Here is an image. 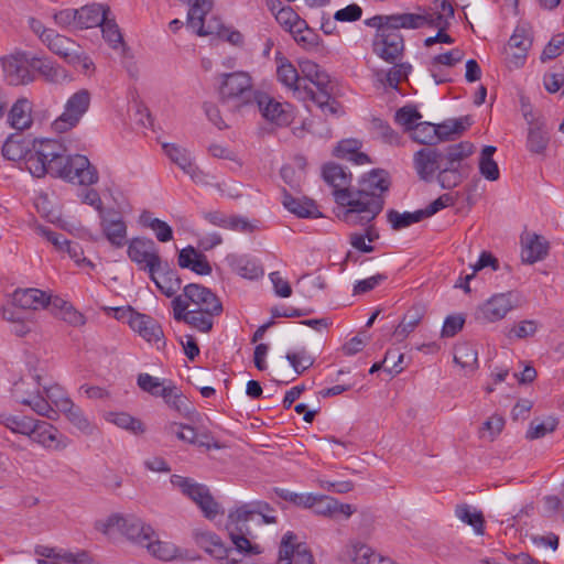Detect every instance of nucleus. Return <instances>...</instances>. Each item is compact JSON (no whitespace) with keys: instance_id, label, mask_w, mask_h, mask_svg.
Returning a JSON list of instances; mask_svg holds the SVG:
<instances>
[{"instance_id":"obj_40","label":"nucleus","mask_w":564,"mask_h":564,"mask_svg":"<svg viewBox=\"0 0 564 564\" xmlns=\"http://www.w3.org/2000/svg\"><path fill=\"white\" fill-rule=\"evenodd\" d=\"M474 149V144L468 141H462L459 143L448 145L444 151H442L443 164L448 166L458 165V167L465 169L462 165V161L471 155Z\"/></svg>"},{"instance_id":"obj_36","label":"nucleus","mask_w":564,"mask_h":564,"mask_svg":"<svg viewBox=\"0 0 564 564\" xmlns=\"http://www.w3.org/2000/svg\"><path fill=\"white\" fill-rule=\"evenodd\" d=\"M276 22L291 35H299L310 26L291 7H283L275 13Z\"/></svg>"},{"instance_id":"obj_25","label":"nucleus","mask_w":564,"mask_h":564,"mask_svg":"<svg viewBox=\"0 0 564 564\" xmlns=\"http://www.w3.org/2000/svg\"><path fill=\"white\" fill-rule=\"evenodd\" d=\"M18 56L31 58V67L36 70L44 80L48 83H61L67 77L66 70L59 65L54 64L47 58H43L34 53H21Z\"/></svg>"},{"instance_id":"obj_38","label":"nucleus","mask_w":564,"mask_h":564,"mask_svg":"<svg viewBox=\"0 0 564 564\" xmlns=\"http://www.w3.org/2000/svg\"><path fill=\"white\" fill-rule=\"evenodd\" d=\"M139 223L144 228H150L158 241L169 242L173 239V229L166 223L156 217L150 210H143L139 216Z\"/></svg>"},{"instance_id":"obj_35","label":"nucleus","mask_w":564,"mask_h":564,"mask_svg":"<svg viewBox=\"0 0 564 564\" xmlns=\"http://www.w3.org/2000/svg\"><path fill=\"white\" fill-rule=\"evenodd\" d=\"M426 314V307L424 304L417 303L410 307L405 313L400 324L394 329V336L402 340L410 333H412L416 326L421 323Z\"/></svg>"},{"instance_id":"obj_60","label":"nucleus","mask_w":564,"mask_h":564,"mask_svg":"<svg viewBox=\"0 0 564 564\" xmlns=\"http://www.w3.org/2000/svg\"><path fill=\"white\" fill-rule=\"evenodd\" d=\"M165 431L167 434L175 435L178 440L183 442H196V431L194 427L189 425L172 422L166 425Z\"/></svg>"},{"instance_id":"obj_5","label":"nucleus","mask_w":564,"mask_h":564,"mask_svg":"<svg viewBox=\"0 0 564 564\" xmlns=\"http://www.w3.org/2000/svg\"><path fill=\"white\" fill-rule=\"evenodd\" d=\"M271 507L269 503L263 501H254L243 503L236 510L230 511L226 523L229 538L234 543L238 552H245L248 554H260V546L252 544L248 539L251 535V529L249 522L256 518L257 513L262 511H270Z\"/></svg>"},{"instance_id":"obj_43","label":"nucleus","mask_w":564,"mask_h":564,"mask_svg":"<svg viewBox=\"0 0 564 564\" xmlns=\"http://www.w3.org/2000/svg\"><path fill=\"white\" fill-rule=\"evenodd\" d=\"M171 482L174 486L178 487L181 491L191 500H193L196 505H198V501L204 499L205 496L209 492L207 486L195 482L192 478L188 477L173 475L171 478Z\"/></svg>"},{"instance_id":"obj_48","label":"nucleus","mask_w":564,"mask_h":564,"mask_svg":"<svg viewBox=\"0 0 564 564\" xmlns=\"http://www.w3.org/2000/svg\"><path fill=\"white\" fill-rule=\"evenodd\" d=\"M455 514L459 520L473 527L478 535L485 533V518L481 511H477L470 506L463 503L456 507Z\"/></svg>"},{"instance_id":"obj_2","label":"nucleus","mask_w":564,"mask_h":564,"mask_svg":"<svg viewBox=\"0 0 564 564\" xmlns=\"http://www.w3.org/2000/svg\"><path fill=\"white\" fill-rule=\"evenodd\" d=\"M434 6L437 11L390 15L378 14L366 19L365 24L376 29L377 35H380L379 32H382L381 35H384L386 31L424 28L435 31V35H447L448 19L454 15V9L447 0H435Z\"/></svg>"},{"instance_id":"obj_3","label":"nucleus","mask_w":564,"mask_h":564,"mask_svg":"<svg viewBox=\"0 0 564 564\" xmlns=\"http://www.w3.org/2000/svg\"><path fill=\"white\" fill-rule=\"evenodd\" d=\"M337 204L346 207L339 218L349 226H364L372 223L384 207V197L367 194L354 188L350 192L340 191Z\"/></svg>"},{"instance_id":"obj_24","label":"nucleus","mask_w":564,"mask_h":564,"mask_svg":"<svg viewBox=\"0 0 564 564\" xmlns=\"http://www.w3.org/2000/svg\"><path fill=\"white\" fill-rule=\"evenodd\" d=\"M531 46L532 37H509L507 44L503 46L507 66L510 69L522 67Z\"/></svg>"},{"instance_id":"obj_11","label":"nucleus","mask_w":564,"mask_h":564,"mask_svg":"<svg viewBox=\"0 0 564 564\" xmlns=\"http://www.w3.org/2000/svg\"><path fill=\"white\" fill-rule=\"evenodd\" d=\"M47 399L82 433L93 435L97 427L85 416L84 412L69 398H56L58 387L44 388Z\"/></svg>"},{"instance_id":"obj_14","label":"nucleus","mask_w":564,"mask_h":564,"mask_svg":"<svg viewBox=\"0 0 564 564\" xmlns=\"http://www.w3.org/2000/svg\"><path fill=\"white\" fill-rule=\"evenodd\" d=\"M442 165V151L437 148L424 147L413 154V167L421 181L432 182Z\"/></svg>"},{"instance_id":"obj_46","label":"nucleus","mask_w":564,"mask_h":564,"mask_svg":"<svg viewBox=\"0 0 564 564\" xmlns=\"http://www.w3.org/2000/svg\"><path fill=\"white\" fill-rule=\"evenodd\" d=\"M497 149L494 145H485L479 158V173L488 181H497L500 171L497 162L492 159Z\"/></svg>"},{"instance_id":"obj_23","label":"nucleus","mask_w":564,"mask_h":564,"mask_svg":"<svg viewBox=\"0 0 564 564\" xmlns=\"http://www.w3.org/2000/svg\"><path fill=\"white\" fill-rule=\"evenodd\" d=\"M166 297H174L182 288V279L167 261H162L154 279H150Z\"/></svg>"},{"instance_id":"obj_13","label":"nucleus","mask_w":564,"mask_h":564,"mask_svg":"<svg viewBox=\"0 0 564 564\" xmlns=\"http://www.w3.org/2000/svg\"><path fill=\"white\" fill-rule=\"evenodd\" d=\"M276 564H315V561L307 544L299 541L294 532L288 531L280 542Z\"/></svg>"},{"instance_id":"obj_31","label":"nucleus","mask_w":564,"mask_h":564,"mask_svg":"<svg viewBox=\"0 0 564 564\" xmlns=\"http://www.w3.org/2000/svg\"><path fill=\"white\" fill-rule=\"evenodd\" d=\"M282 204L290 213L301 218H318L323 216L313 199L293 197L285 189L283 191Z\"/></svg>"},{"instance_id":"obj_44","label":"nucleus","mask_w":564,"mask_h":564,"mask_svg":"<svg viewBox=\"0 0 564 564\" xmlns=\"http://www.w3.org/2000/svg\"><path fill=\"white\" fill-rule=\"evenodd\" d=\"M32 432H29L28 437L46 448L53 447V443L56 442V429L44 421L34 420L32 427Z\"/></svg>"},{"instance_id":"obj_32","label":"nucleus","mask_w":564,"mask_h":564,"mask_svg":"<svg viewBox=\"0 0 564 564\" xmlns=\"http://www.w3.org/2000/svg\"><path fill=\"white\" fill-rule=\"evenodd\" d=\"M13 303L23 312L44 308L47 294L39 289H19L13 293Z\"/></svg>"},{"instance_id":"obj_28","label":"nucleus","mask_w":564,"mask_h":564,"mask_svg":"<svg viewBox=\"0 0 564 564\" xmlns=\"http://www.w3.org/2000/svg\"><path fill=\"white\" fill-rule=\"evenodd\" d=\"M195 543L217 561L228 557L231 549L227 547L221 539L214 532L196 530L193 533Z\"/></svg>"},{"instance_id":"obj_34","label":"nucleus","mask_w":564,"mask_h":564,"mask_svg":"<svg viewBox=\"0 0 564 564\" xmlns=\"http://www.w3.org/2000/svg\"><path fill=\"white\" fill-rule=\"evenodd\" d=\"M372 47L379 57L393 64L403 53V37H376Z\"/></svg>"},{"instance_id":"obj_59","label":"nucleus","mask_w":564,"mask_h":564,"mask_svg":"<svg viewBox=\"0 0 564 564\" xmlns=\"http://www.w3.org/2000/svg\"><path fill=\"white\" fill-rule=\"evenodd\" d=\"M422 118V115L415 107L404 106L400 108L395 113V120L398 123L405 127V130L412 131L413 127L417 123L416 121Z\"/></svg>"},{"instance_id":"obj_56","label":"nucleus","mask_w":564,"mask_h":564,"mask_svg":"<svg viewBox=\"0 0 564 564\" xmlns=\"http://www.w3.org/2000/svg\"><path fill=\"white\" fill-rule=\"evenodd\" d=\"M557 420L555 417H547L545 421L538 422L532 421L527 432L525 437L528 440H536L544 437L547 433L553 432L557 426Z\"/></svg>"},{"instance_id":"obj_57","label":"nucleus","mask_w":564,"mask_h":564,"mask_svg":"<svg viewBox=\"0 0 564 564\" xmlns=\"http://www.w3.org/2000/svg\"><path fill=\"white\" fill-rule=\"evenodd\" d=\"M21 403L31 406L37 414L47 419L54 420L57 415V411L51 406L48 400L39 393L33 398L21 400Z\"/></svg>"},{"instance_id":"obj_47","label":"nucleus","mask_w":564,"mask_h":564,"mask_svg":"<svg viewBox=\"0 0 564 564\" xmlns=\"http://www.w3.org/2000/svg\"><path fill=\"white\" fill-rule=\"evenodd\" d=\"M276 76L283 85L293 88L302 99V79L300 78L296 68L289 61H281L276 69Z\"/></svg>"},{"instance_id":"obj_52","label":"nucleus","mask_w":564,"mask_h":564,"mask_svg":"<svg viewBox=\"0 0 564 564\" xmlns=\"http://www.w3.org/2000/svg\"><path fill=\"white\" fill-rule=\"evenodd\" d=\"M387 218L393 230H400L425 219L422 209L415 210L413 213L405 212L402 214L394 209H390L387 214Z\"/></svg>"},{"instance_id":"obj_29","label":"nucleus","mask_w":564,"mask_h":564,"mask_svg":"<svg viewBox=\"0 0 564 564\" xmlns=\"http://www.w3.org/2000/svg\"><path fill=\"white\" fill-rule=\"evenodd\" d=\"M177 264L182 269H189L199 275H208L213 270L207 257L192 246H187L178 252Z\"/></svg>"},{"instance_id":"obj_41","label":"nucleus","mask_w":564,"mask_h":564,"mask_svg":"<svg viewBox=\"0 0 564 564\" xmlns=\"http://www.w3.org/2000/svg\"><path fill=\"white\" fill-rule=\"evenodd\" d=\"M549 142L550 137L544 121L535 122L534 126L529 127L527 148L531 153L543 154L547 149Z\"/></svg>"},{"instance_id":"obj_51","label":"nucleus","mask_w":564,"mask_h":564,"mask_svg":"<svg viewBox=\"0 0 564 564\" xmlns=\"http://www.w3.org/2000/svg\"><path fill=\"white\" fill-rule=\"evenodd\" d=\"M34 419L25 415H12L9 413H0V423L13 433L28 436L32 432L31 427Z\"/></svg>"},{"instance_id":"obj_18","label":"nucleus","mask_w":564,"mask_h":564,"mask_svg":"<svg viewBox=\"0 0 564 564\" xmlns=\"http://www.w3.org/2000/svg\"><path fill=\"white\" fill-rule=\"evenodd\" d=\"M307 508H312L317 516L330 519H336L338 516L348 519L356 511L352 505L341 503L337 499L324 495H313V500L310 501Z\"/></svg>"},{"instance_id":"obj_26","label":"nucleus","mask_w":564,"mask_h":564,"mask_svg":"<svg viewBox=\"0 0 564 564\" xmlns=\"http://www.w3.org/2000/svg\"><path fill=\"white\" fill-rule=\"evenodd\" d=\"M345 556L355 564H394L390 557L383 556L359 542L347 545Z\"/></svg>"},{"instance_id":"obj_21","label":"nucleus","mask_w":564,"mask_h":564,"mask_svg":"<svg viewBox=\"0 0 564 564\" xmlns=\"http://www.w3.org/2000/svg\"><path fill=\"white\" fill-rule=\"evenodd\" d=\"M262 116L278 126H288L292 120V115L284 106L275 101L269 95L260 93L254 100Z\"/></svg>"},{"instance_id":"obj_53","label":"nucleus","mask_w":564,"mask_h":564,"mask_svg":"<svg viewBox=\"0 0 564 564\" xmlns=\"http://www.w3.org/2000/svg\"><path fill=\"white\" fill-rule=\"evenodd\" d=\"M196 35H240L239 31L227 26L224 21L214 14L206 19L202 31H197Z\"/></svg>"},{"instance_id":"obj_64","label":"nucleus","mask_w":564,"mask_h":564,"mask_svg":"<svg viewBox=\"0 0 564 564\" xmlns=\"http://www.w3.org/2000/svg\"><path fill=\"white\" fill-rule=\"evenodd\" d=\"M564 52V37H551V41L543 48L540 61L542 63L552 61L558 57Z\"/></svg>"},{"instance_id":"obj_33","label":"nucleus","mask_w":564,"mask_h":564,"mask_svg":"<svg viewBox=\"0 0 564 564\" xmlns=\"http://www.w3.org/2000/svg\"><path fill=\"white\" fill-rule=\"evenodd\" d=\"M43 43L52 53L56 54L68 64L69 62L78 59L82 53V46L72 37H46Z\"/></svg>"},{"instance_id":"obj_19","label":"nucleus","mask_w":564,"mask_h":564,"mask_svg":"<svg viewBox=\"0 0 564 564\" xmlns=\"http://www.w3.org/2000/svg\"><path fill=\"white\" fill-rule=\"evenodd\" d=\"M28 53L26 51H15L10 56L3 58V67L8 75V79L12 85H24L34 79L30 67L31 58H23L18 54Z\"/></svg>"},{"instance_id":"obj_1","label":"nucleus","mask_w":564,"mask_h":564,"mask_svg":"<svg viewBox=\"0 0 564 564\" xmlns=\"http://www.w3.org/2000/svg\"><path fill=\"white\" fill-rule=\"evenodd\" d=\"M2 155L10 161L25 159L26 169L39 178L50 174L85 186L99 180L87 156L67 155L66 148L54 139L29 140L22 133H12L2 147Z\"/></svg>"},{"instance_id":"obj_16","label":"nucleus","mask_w":564,"mask_h":564,"mask_svg":"<svg viewBox=\"0 0 564 564\" xmlns=\"http://www.w3.org/2000/svg\"><path fill=\"white\" fill-rule=\"evenodd\" d=\"M129 314V325L130 327L138 333L143 339L149 343H160L164 344V334L161 325L156 319H154L150 315L141 314L135 312L132 307H128L127 312Z\"/></svg>"},{"instance_id":"obj_22","label":"nucleus","mask_w":564,"mask_h":564,"mask_svg":"<svg viewBox=\"0 0 564 564\" xmlns=\"http://www.w3.org/2000/svg\"><path fill=\"white\" fill-rule=\"evenodd\" d=\"M322 175L324 181L334 188L333 195L336 203L340 191L350 192L354 189V187L350 186L352 180L351 173L346 172V170L337 163H326L323 166Z\"/></svg>"},{"instance_id":"obj_54","label":"nucleus","mask_w":564,"mask_h":564,"mask_svg":"<svg viewBox=\"0 0 564 564\" xmlns=\"http://www.w3.org/2000/svg\"><path fill=\"white\" fill-rule=\"evenodd\" d=\"M137 381L141 390L153 397L163 398L166 392L171 391L170 383L164 386V381H160L158 378L152 377L149 373H140Z\"/></svg>"},{"instance_id":"obj_50","label":"nucleus","mask_w":564,"mask_h":564,"mask_svg":"<svg viewBox=\"0 0 564 564\" xmlns=\"http://www.w3.org/2000/svg\"><path fill=\"white\" fill-rule=\"evenodd\" d=\"M108 422L117 426L128 430L137 435L145 432L144 424L137 417L131 416L126 412H110L106 416Z\"/></svg>"},{"instance_id":"obj_17","label":"nucleus","mask_w":564,"mask_h":564,"mask_svg":"<svg viewBox=\"0 0 564 564\" xmlns=\"http://www.w3.org/2000/svg\"><path fill=\"white\" fill-rule=\"evenodd\" d=\"M511 293L492 295L476 312V319L484 323H494L502 319L513 308Z\"/></svg>"},{"instance_id":"obj_12","label":"nucleus","mask_w":564,"mask_h":564,"mask_svg":"<svg viewBox=\"0 0 564 564\" xmlns=\"http://www.w3.org/2000/svg\"><path fill=\"white\" fill-rule=\"evenodd\" d=\"M90 105V93L83 88L73 94L64 108L63 113L54 121L55 130L63 132L75 127L86 113Z\"/></svg>"},{"instance_id":"obj_10","label":"nucleus","mask_w":564,"mask_h":564,"mask_svg":"<svg viewBox=\"0 0 564 564\" xmlns=\"http://www.w3.org/2000/svg\"><path fill=\"white\" fill-rule=\"evenodd\" d=\"M127 253L129 259L134 262L140 270L147 271L150 279H154V273L163 261L155 242L145 237H134L128 242Z\"/></svg>"},{"instance_id":"obj_45","label":"nucleus","mask_w":564,"mask_h":564,"mask_svg":"<svg viewBox=\"0 0 564 564\" xmlns=\"http://www.w3.org/2000/svg\"><path fill=\"white\" fill-rule=\"evenodd\" d=\"M469 167L460 169L443 164L440 169L436 180L442 188L451 189L459 185L468 176Z\"/></svg>"},{"instance_id":"obj_55","label":"nucleus","mask_w":564,"mask_h":564,"mask_svg":"<svg viewBox=\"0 0 564 564\" xmlns=\"http://www.w3.org/2000/svg\"><path fill=\"white\" fill-rule=\"evenodd\" d=\"M411 138L414 142L425 147L436 144L435 124L431 122H419L413 127Z\"/></svg>"},{"instance_id":"obj_6","label":"nucleus","mask_w":564,"mask_h":564,"mask_svg":"<svg viewBox=\"0 0 564 564\" xmlns=\"http://www.w3.org/2000/svg\"><path fill=\"white\" fill-rule=\"evenodd\" d=\"M96 529L107 535H111L117 531L132 543L141 546H143L148 540L155 536L153 528L133 514H111L105 521H98Z\"/></svg>"},{"instance_id":"obj_63","label":"nucleus","mask_w":564,"mask_h":564,"mask_svg":"<svg viewBox=\"0 0 564 564\" xmlns=\"http://www.w3.org/2000/svg\"><path fill=\"white\" fill-rule=\"evenodd\" d=\"M465 318L463 315H449L445 318L444 325L441 332V336L444 338L454 337L464 327Z\"/></svg>"},{"instance_id":"obj_30","label":"nucleus","mask_w":564,"mask_h":564,"mask_svg":"<svg viewBox=\"0 0 564 564\" xmlns=\"http://www.w3.org/2000/svg\"><path fill=\"white\" fill-rule=\"evenodd\" d=\"M391 185L390 174L383 169H375L364 175L359 181L358 191H364L371 195H381L388 192Z\"/></svg>"},{"instance_id":"obj_7","label":"nucleus","mask_w":564,"mask_h":564,"mask_svg":"<svg viewBox=\"0 0 564 564\" xmlns=\"http://www.w3.org/2000/svg\"><path fill=\"white\" fill-rule=\"evenodd\" d=\"M260 93L253 89L252 78L247 72L238 70L220 75L219 100L232 101L236 109L253 104Z\"/></svg>"},{"instance_id":"obj_20","label":"nucleus","mask_w":564,"mask_h":564,"mask_svg":"<svg viewBox=\"0 0 564 564\" xmlns=\"http://www.w3.org/2000/svg\"><path fill=\"white\" fill-rule=\"evenodd\" d=\"M522 262L533 264L543 260L549 254L550 243L541 235L525 231L521 236Z\"/></svg>"},{"instance_id":"obj_15","label":"nucleus","mask_w":564,"mask_h":564,"mask_svg":"<svg viewBox=\"0 0 564 564\" xmlns=\"http://www.w3.org/2000/svg\"><path fill=\"white\" fill-rule=\"evenodd\" d=\"M100 228L106 239L116 248L123 247L127 240V224L120 212L109 208L101 213Z\"/></svg>"},{"instance_id":"obj_9","label":"nucleus","mask_w":564,"mask_h":564,"mask_svg":"<svg viewBox=\"0 0 564 564\" xmlns=\"http://www.w3.org/2000/svg\"><path fill=\"white\" fill-rule=\"evenodd\" d=\"M77 29L85 30L99 26L102 35H122L110 7L90 3L77 9Z\"/></svg>"},{"instance_id":"obj_62","label":"nucleus","mask_w":564,"mask_h":564,"mask_svg":"<svg viewBox=\"0 0 564 564\" xmlns=\"http://www.w3.org/2000/svg\"><path fill=\"white\" fill-rule=\"evenodd\" d=\"M58 558L68 564H97L90 553L85 550H80L75 553L61 550L58 553Z\"/></svg>"},{"instance_id":"obj_27","label":"nucleus","mask_w":564,"mask_h":564,"mask_svg":"<svg viewBox=\"0 0 564 564\" xmlns=\"http://www.w3.org/2000/svg\"><path fill=\"white\" fill-rule=\"evenodd\" d=\"M172 306H173V315L174 318L177 322H184L188 324L191 327L196 328L197 330L202 333H209L210 332V324H206L207 322L204 318H198L193 312L192 308H189V303L186 301L185 297L182 295H176L172 300Z\"/></svg>"},{"instance_id":"obj_49","label":"nucleus","mask_w":564,"mask_h":564,"mask_svg":"<svg viewBox=\"0 0 564 564\" xmlns=\"http://www.w3.org/2000/svg\"><path fill=\"white\" fill-rule=\"evenodd\" d=\"M163 150L170 160L175 163L180 169L191 176L194 175L197 167L192 163L187 151L173 143L163 144Z\"/></svg>"},{"instance_id":"obj_37","label":"nucleus","mask_w":564,"mask_h":564,"mask_svg":"<svg viewBox=\"0 0 564 564\" xmlns=\"http://www.w3.org/2000/svg\"><path fill=\"white\" fill-rule=\"evenodd\" d=\"M32 104L26 98L18 99L8 116L10 126L17 130L28 129L32 124Z\"/></svg>"},{"instance_id":"obj_39","label":"nucleus","mask_w":564,"mask_h":564,"mask_svg":"<svg viewBox=\"0 0 564 564\" xmlns=\"http://www.w3.org/2000/svg\"><path fill=\"white\" fill-rule=\"evenodd\" d=\"M148 552L155 558L161 561H173L184 558L182 550L170 542L160 541L156 535L145 542L143 545Z\"/></svg>"},{"instance_id":"obj_8","label":"nucleus","mask_w":564,"mask_h":564,"mask_svg":"<svg viewBox=\"0 0 564 564\" xmlns=\"http://www.w3.org/2000/svg\"><path fill=\"white\" fill-rule=\"evenodd\" d=\"M183 295L188 301L189 306L193 305V312L198 318H204L210 330L214 326V317L223 313V304L219 297L208 288L189 283L183 288Z\"/></svg>"},{"instance_id":"obj_42","label":"nucleus","mask_w":564,"mask_h":564,"mask_svg":"<svg viewBox=\"0 0 564 564\" xmlns=\"http://www.w3.org/2000/svg\"><path fill=\"white\" fill-rule=\"evenodd\" d=\"M170 388L171 391L166 392L163 397L164 402L180 415L189 417L195 412L192 402L171 381Z\"/></svg>"},{"instance_id":"obj_61","label":"nucleus","mask_w":564,"mask_h":564,"mask_svg":"<svg viewBox=\"0 0 564 564\" xmlns=\"http://www.w3.org/2000/svg\"><path fill=\"white\" fill-rule=\"evenodd\" d=\"M454 361L463 368L474 367L477 364V351L467 345H462L455 351Z\"/></svg>"},{"instance_id":"obj_58","label":"nucleus","mask_w":564,"mask_h":564,"mask_svg":"<svg viewBox=\"0 0 564 564\" xmlns=\"http://www.w3.org/2000/svg\"><path fill=\"white\" fill-rule=\"evenodd\" d=\"M285 358L291 364L296 375H302L314 364V358L305 349L297 352H288Z\"/></svg>"},{"instance_id":"obj_4","label":"nucleus","mask_w":564,"mask_h":564,"mask_svg":"<svg viewBox=\"0 0 564 564\" xmlns=\"http://www.w3.org/2000/svg\"><path fill=\"white\" fill-rule=\"evenodd\" d=\"M300 68L304 75V78H301L302 99L312 100L324 113L337 115L341 106L328 89L329 76L316 63L310 59L301 61Z\"/></svg>"}]
</instances>
